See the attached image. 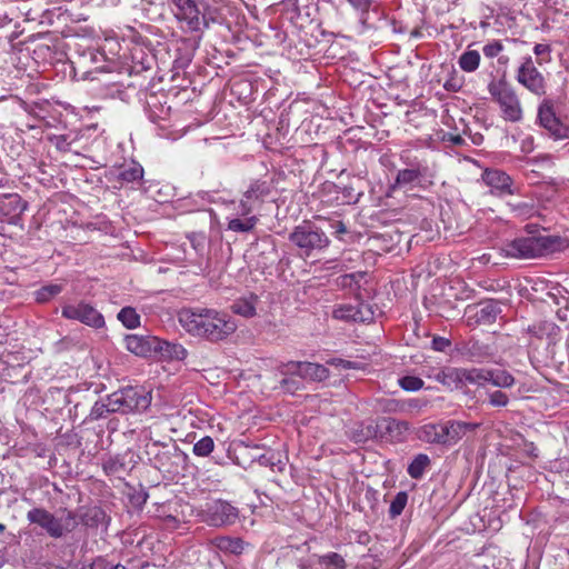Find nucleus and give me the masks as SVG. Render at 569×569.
I'll list each match as a JSON object with an SVG mask.
<instances>
[{
  "instance_id": "nucleus-1",
  "label": "nucleus",
  "mask_w": 569,
  "mask_h": 569,
  "mask_svg": "<svg viewBox=\"0 0 569 569\" xmlns=\"http://www.w3.org/2000/svg\"><path fill=\"white\" fill-rule=\"evenodd\" d=\"M179 323L190 335L218 342L232 335L237 325L227 315L213 309H182L178 313Z\"/></svg>"
},
{
  "instance_id": "nucleus-2",
  "label": "nucleus",
  "mask_w": 569,
  "mask_h": 569,
  "mask_svg": "<svg viewBox=\"0 0 569 569\" xmlns=\"http://www.w3.org/2000/svg\"><path fill=\"white\" fill-rule=\"evenodd\" d=\"M560 242L556 236H523L505 241L499 251L506 258L532 259L558 250Z\"/></svg>"
},
{
  "instance_id": "nucleus-3",
  "label": "nucleus",
  "mask_w": 569,
  "mask_h": 569,
  "mask_svg": "<svg viewBox=\"0 0 569 569\" xmlns=\"http://www.w3.org/2000/svg\"><path fill=\"white\" fill-rule=\"evenodd\" d=\"M144 452L151 466L164 475L176 477L187 470L189 457L176 443L151 440Z\"/></svg>"
},
{
  "instance_id": "nucleus-4",
  "label": "nucleus",
  "mask_w": 569,
  "mask_h": 569,
  "mask_svg": "<svg viewBox=\"0 0 569 569\" xmlns=\"http://www.w3.org/2000/svg\"><path fill=\"white\" fill-rule=\"evenodd\" d=\"M300 258L307 259L323 252L330 246L327 233L310 221L296 226L288 237Z\"/></svg>"
},
{
  "instance_id": "nucleus-5",
  "label": "nucleus",
  "mask_w": 569,
  "mask_h": 569,
  "mask_svg": "<svg viewBox=\"0 0 569 569\" xmlns=\"http://www.w3.org/2000/svg\"><path fill=\"white\" fill-rule=\"evenodd\" d=\"M174 7L172 13L188 32H200L209 28L214 19L210 17L209 4L204 0H169Z\"/></svg>"
},
{
  "instance_id": "nucleus-6",
  "label": "nucleus",
  "mask_w": 569,
  "mask_h": 569,
  "mask_svg": "<svg viewBox=\"0 0 569 569\" xmlns=\"http://www.w3.org/2000/svg\"><path fill=\"white\" fill-rule=\"evenodd\" d=\"M64 511V518H57L44 508H32L27 512V520L31 525L39 526L49 537L60 539L72 532L78 525L76 513L67 509Z\"/></svg>"
},
{
  "instance_id": "nucleus-7",
  "label": "nucleus",
  "mask_w": 569,
  "mask_h": 569,
  "mask_svg": "<svg viewBox=\"0 0 569 569\" xmlns=\"http://www.w3.org/2000/svg\"><path fill=\"white\" fill-rule=\"evenodd\" d=\"M488 91L499 104L502 118L510 122H518L522 119V108L515 88L501 77L488 84Z\"/></svg>"
},
{
  "instance_id": "nucleus-8",
  "label": "nucleus",
  "mask_w": 569,
  "mask_h": 569,
  "mask_svg": "<svg viewBox=\"0 0 569 569\" xmlns=\"http://www.w3.org/2000/svg\"><path fill=\"white\" fill-rule=\"evenodd\" d=\"M516 80L533 96L541 98L547 94L548 82L537 69L531 56L522 57L516 72Z\"/></svg>"
},
{
  "instance_id": "nucleus-9",
  "label": "nucleus",
  "mask_w": 569,
  "mask_h": 569,
  "mask_svg": "<svg viewBox=\"0 0 569 569\" xmlns=\"http://www.w3.org/2000/svg\"><path fill=\"white\" fill-rule=\"evenodd\" d=\"M61 316L64 319L76 320L94 329H101L106 326L102 313L93 305L84 300L64 305L61 309Z\"/></svg>"
},
{
  "instance_id": "nucleus-10",
  "label": "nucleus",
  "mask_w": 569,
  "mask_h": 569,
  "mask_svg": "<svg viewBox=\"0 0 569 569\" xmlns=\"http://www.w3.org/2000/svg\"><path fill=\"white\" fill-rule=\"evenodd\" d=\"M332 317L346 322H370L373 320L375 312L369 303L356 301L337 305L332 310Z\"/></svg>"
},
{
  "instance_id": "nucleus-11",
  "label": "nucleus",
  "mask_w": 569,
  "mask_h": 569,
  "mask_svg": "<svg viewBox=\"0 0 569 569\" xmlns=\"http://www.w3.org/2000/svg\"><path fill=\"white\" fill-rule=\"evenodd\" d=\"M238 518L236 507L223 500H216L208 505L204 521L212 527H223L232 525Z\"/></svg>"
},
{
  "instance_id": "nucleus-12",
  "label": "nucleus",
  "mask_w": 569,
  "mask_h": 569,
  "mask_svg": "<svg viewBox=\"0 0 569 569\" xmlns=\"http://www.w3.org/2000/svg\"><path fill=\"white\" fill-rule=\"evenodd\" d=\"M442 446L451 447L458 443L468 432L476 431L480 423L465 422L460 420H447L441 422Z\"/></svg>"
},
{
  "instance_id": "nucleus-13",
  "label": "nucleus",
  "mask_w": 569,
  "mask_h": 569,
  "mask_svg": "<svg viewBox=\"0 0 569 569\" xmlns=\"http://www.w3.org/2000/svg\"><path fill=\"white\" fill-rule=\"evenodd\" d=\"M74 513L76 519L79 518L80 523L88 529H98L100 527L107 529L111 520L106 511L99 506L81 507Z\"/></svg>"
},
{
  "instance_id": "nucleus-14",
  "label": "nucleus",
  "mask_w": 569,
  "mask_h": 569,
  "mask_svg": "<svg viewBox=\"0 0 569 569\" xmlns=\"http://www.w3.org/2000/svg\"><path fill=\"white\" fill-rule=\"evenodd\" d=\"M483 182L491 188V193L502 197L513 194L512 179L498 169H486L482 173Z\"/></svg>"
},
{
  "instance_id": "nucleus-15",
  "label": "nucleus",
  "mask_w": 569,
  "mask_h": 569,
  "mask_svg": "<svg viewBox=\"0 0 569 569\" xmlns=\"http://www.w3.org/2000/svg\"><path fill=\"white\" fill-rule=\"evenodd\" d=\"M460 353L468 361L481 363L493 357L495 349L479 340H469L461 347Z\"/></svg>"
},
{
  "instance_id": "nucleus-16",
  "label": "nucleus",
  "mask_w": 569,
  "mask_h": 569,
  "mask_svg": "<svg viewBox=\"0 0 569 569\" xmlns=\"http://www.w3.org/2000/svg\"><path fill=\"white\" fill-rule=\"evenodd\" d=\"M154 336L128 335L124 338L127 350L139 357H153L156 350Z\"/></svg>"
},
{
  "instance_id": "nucleus-17",
  "label": "nucleus",
  "mask_w": 569,
  "mask_h": 569,
  "mask_svg": "<svg viewBox=\"0 0 569 569\" xmlns=\"http://www.w3.org/2000/svg\"><path fill=\"white\" fill-rule=\"evenodd\" d=\"M538 119L540 121V124L548 129L557 139H562L567 137V128L561 126L549 101L545 100L539 106Z\"/></svg>"
},
{
  "instance_id": "nucleus-18",
  "label": "nucleus",
  "mask_w": 569,
  "mask_h": 569,
  "mask_svg": "<svg viewBox=\"0 0 569 569\" xmlns=\"http://www.w3.org/2000/svg\"><path fill=\"white\" fill-rule=\"evenodd\" d=\"M121 391L127 400L130 413L141 412L149 408L151 403V396L143 388L127 387L121 389Z\"/></svg>"
},
{
  "instance_id": "nucleus-19",
  "label": "nucleus",
  "mask_w": 569,
  "mask_h": 569,
  "mask_svg": "<svg viewBox=\"0 0 569 569\" xmlns=\"http://www.w3.org/2000/svg\"><path fill=\"white\" fill-rule=\"evenodd\" d=\"M528 332L547 347L555 346L560 339V328L552 321H540L528 327Z\"/></svg>"
},
{
  "instance_id": "nucleus-20",
  "label": "nucleus",
  "mask_w": 569,
  "mask_h": 569,
  "mask_svg": "<svg viewBox=\"0 0 569 569\" xmlns=\"http://www.w3.org/2000/svg\"><path fill=\"white\" fill-rule=\"evenodd\" d=\"M154 357H159L161 360H184L188 351L187 349L177 342H169L157 337L156 340Z\"/></svg>"
},
{
  "instance_id": "nucleus-21",
  "label": "nucleus",
  "mask_w": 569,
  "mask_h": 569,
  "mask_svg": "<svg viewBox=\"0 0 569 569\" xmlns=\"http://www.w3.org/2000/svg\"><path fill=\"white\" fill-rule=\"evenodd\" d=\"M143 168L137 161L124 162L118 168L117 179L122 183L140 184L143 179Z\"/></svg>"
},
{
  "instance_id": "nucleus-22",
  "label": "nucleus",
  "mask_w": 569,
  "mask_h": 569,
  "mask_svg": "<svg viewBox=\"0 0 569 569\" xmlns=\"http://www.w3.org/2000/svg\"><path fill=\"white\" fill-rule=\"evenodd\" d=\"M212 545L223 553L239 556L248 543L239 537L218 536L212 539Z\"/></svg>"
},
{
  "instance_id": "nucleus-23",
  "label": "nucleus",
  "mask_w": 569,
  "mask_h": 569,
  "mask_svg": "<svg viewBox=\"0 0 569 569\" xmlns=\"http://www.w3.org/2000/svg\"><path fill=\"white\" fill-rule=\"evenodd\" d=\"M270 193L271 183L267 180L256 179L250 182L248 189L243 192V196L256 204H260Z\"/></svg>"
},
{
  "instance_id": "nucleus-24",
  "label": "nucleus",
  "mask_w": 569,
  "mask_h": 569,
  "mask_svg": "<svg viewBox=\"0 0 569 569\" xmlns=\"http://www.w3.org/2000/svg\"><path fill=\"white\" fill-rule=\"evenodd\" d=\"M500 312L501 308L498 302L493 300L485 301L476 312V321L481 325H491L497 320Z\"/></svg>"
},
{
  "instance_id": "nucleus-25",
  "label": "nucleus",
  "mask_w": 569,
  "mask_h": 569,
  "mask_svg": "<svg viewBox=\"0 0 569 569\" xmlns=\"http://www.w3.org/2000/svg\"><path fill=\"white\" fill-rule=\"evenodd\" d=\"M329 369L320 363L303 361L300 378L311 381H325L329 378Z\"/></svg>"
},
{
  "instance_id": "nucleus-26",
  "label": "nucleus",
  "mask_w": 569,
  "mask_h": 569,
  "mask_svg": "<svg viewBox=\"0 0 569 569\" xmlns=\"http://www.w3.org/2000/svg\"><path fill=\"white\" fill-rule=\"evenodd\" d=\"M436 380L448 388H460L462 386L461 368H445L436 375Z\"/></svg>"
},
{
  "instance_id": "nucleus-27",
  "label": "nucleus",
  "mask_w": 569,
  "mask_h": 569,
  "mask_svg": "<svg viewBox=\"0 0 569 569\" xmlns=\"http://www.w3.org/2000/svg\"><path fill=\"white\" fill-rule=\"evenodd\" d=\"M488 383L499 389H510L516 383V378L505 369H489Z\"/></svg>"
},
{
  "instance_id": "nucleus-28",
  "label": "nucleus",
  "mask_w": 569,
  "mask_h": 569,
  "mask_svg": "<svg viewBox=\"0 0 569 569\" xmlns=\"http://www.w3.org/2000/svg\"><path fill=\"white\" fill-rule=\"evenodd\" d=\"M442 425L439 423H427L420 427L418 431V438L427 443L441 445L442 446Z\"/></svg>"
},
{
  "instance_id": "nucleus-29",
  "label": "nucleus",
  "mask_w": 569,
  "mask_h": 569,
  "mask_svg": "<svg viewBox=\"0 0 569 569\" xmlns=\"http://www.w3.org/2000/svg\"><path fill=\"white\" fill-rule=\"evenodd\" d=\"M320 569H347L345 558L338 552H328L325 555H313Z\"/></svg>"
},
{
  "instance_id": "nucleus-30",
  "label": "nucleus",
  "mask_w": 569,
  "mask_h": 569,
  "mask_svg": "<svg viewBox=\"0 0 569 569\" xmlns=\"http://www.w3.org/2000/svg\"><path fill=\"white\" fill-rule=\"evenodd\" d=\"M462 371V385L468 382L471 385H477L478 387H485L488 382L489 369L485 368H471L466 369L461 368Z\"/></svg>"
},
{
  "instance_id": "nucleus-31",
  "label": "nucleus",
  "mask_w": 569,
  "mask_h": 569,
  "mask_svg": "<svg viewBox=\"0 0 569 569\" xmlns=\"http://www.w3.org/2000/svg\"><path fill=\"white\" fill-rule=\"evenodd\" d=\"M8 202L3 204V208H8V212H13V216L9 220L10 223L16 224L20 216L28 209V202L22 200L18 194L9 196Z\"/></svg>"
},
{
  "instance_id": "nucleus-32",
  "label": "nucleus",
  "mask_w": 569,
  "mask_h": 569,
  "mask_svg": "<svg viewBox=\"0 0 569 569\" xmlns=\"http://www.w3.org/2000/svg\"><path fill=\"white\" fill-rule=\"evenodd\" d=\"M429 465L430 458L425 453H419L409 463L407 472L412 479H420Z\"/></svg>"
},
{
  "instance_id": "nucleus-33",
  "label": "nucleus",
  "mask_w": 569,
  "mask_h": 569,
  "mask_svg": "<svg viewBox=\"0 0 569 569\" xmlns=\"http://www.w3.org/2000/svg\"><path fill=\"white\" fill-rule=\"evenodd\" d=\"M256 302L257 298L253 296L250 298L238 299L232 303L231 310L236 315L250 318L256 315Z\"/></svg>"
},
{
  "instance_id": "nucleus-34",
  "label": "nucleus",
  "mask_w": 569,
  "mask_h": 569,
  "mask_svg": "<svg viewBox=\"0 0 569 569\" xmlns=\"http://www.w3.org/2000/svg\"><path fill=\"white\" fill-rule=\"evenodd\" d=\"M459 68L465 72H473L479 68L480 53L477 50H467L458 59Z\"/></svg>"
},
{
  "instance_id": "nucleus-35",
  "label": "nucleus",
  "mask_w": 569,
  "mask_h": 569,
  "mask_svg": "<svg viewBox=\"0 0 569 569\" xmlns=\"http://www.w3.org/2000/svg\"><path fill=\"white\" fill-rule=\"evenodd\" d=\"M79 133L78 132H68L66 134H53L49 137V141L62 152L71 151L72 144L78 141Z\"/></svg>"
},
{
  "instance_id": "nucleus-36",
  "label": "nucleus",
  "mask_w": 569,
  "mask_h": 569,
  "mask_svg": "<svg viewBox=\"0 0 569 569\" xmlns=\"http://www.w3.org/2000/svg\"><path fill=\"white\" fill-rule=\"evenodd\" d=\"M367 278L366 271H357L352 273H346L338 278V283L341 288H348L353 291H358L361 289V281Z\"/></svg>"
},
{
  "instance_id": "nucleus-37",
  "label": "nucleus",
  "mask_w": 569,
  "mask_h": 569,
  "mask_svg": "<svg viewBox=\"0 0 569 569\" xmlns=\"http://www.w3.org/2000/svg\"><path fill=\"white\" fill-rule=\"evenodd\" d=\"M259 219L257 216H250L244 219L233 218L228 221V230L233 232H249L254 229Z\"/></svg>"
},
{
  "instance_id": "nucleus-38",
  "label": "nucleus",
  "mask_w": 569,
  "mask_h": 569,
  "mask_svg": "<svg viewBox=\"0 0 569 569\" xmlns=\"http://www.w3.org/2000/svg\"><path fill=\"white\" fill-rule=\"evenodd\" d=\"M117 318L127 329H136L140 326V315L132 307H123Z\"/></svg>"
},
{
  "instance_id": "nucleus-39",
  "label": "nucleus",
  "mask_w": 569,
  "mask_h": 569,
  "mask_svg": "<svg viewBox=\"0 0 569 569\" xmlns=\"http://www.w3.org/2000/svg\"><path fill=\"white\" fill-rule=\"evenodd\" d=\"M425 173V170L417 166L416 168L399 170L396 177L398 186H408L418 181Z\"/></svg>"
},
{
  "instance_id": "nucleus-40",
  "label": "nucleus",
  "mask_w": 569,
  "mask_h": 569,
  "mask_svg": "<svg viewBox=\"0 0 569 569\" xmlns=\"http://www.w3.org/2000/svg\"><path fill=\"white\" fill-rule=\"evenodd\" d=\"M113 413L111 411V406H109V395L106 398H102L94 402L92 406L88 419L90 421H96L100 419H106L109 415Z\"/></svg>"
},
{
  "instance_id": "nucleus-41",
  "label": "nucleus",
  "mask_w": 569,
  "mask_h": 569,
  "mask_svg": "<svg viewBox=\"0 0 569 569\" xmlns=\"http://www.w3.org/2000/svg\"><path fill=\"white\" fill-rule=\"evenodd\" d=\"M62 290H63L62 284H58V283L46 284L34 292L36 300L40 303L48 302L52 298L58 296Z\"/></svg>"
},
{
  "instance_id": "nucleus-42",
  "label": "nucleus",
  "mask_w": 569,
  "mask_h": 569,
  "mask_svg": "<svg viewBox=\"0 0 569 569\" xmlns=\"http://www.w3.org/2000/svg\"><path fill=\"white\" fill-rule=\"evenodd\" d=\"M410 425L407 421L403 420H397V419H388L386 430L387 432L397 438L398 440L402 439L405 435L409 431Z\"/></svg>"
},
{
  "instance_id": "nucleus-43",
  "label": "nucleus",
  "mask_w": 569,
  "mask_h": 569,
  "mask_svg": "<svg viewBox=\"0 0 569 569\" xmlns=\"http://www.w3.org/2000/svg\"><path fill=\"white\" fill-rule=\"evenodd\" d=\"M359 183H361V179L342 187L341 193L348 203H357L363 196V190L359 187Z\"/></svg>"
},
{
  "instance_id": "nucleus-44",
  "label": "nucleus",
  "mask_w": 569,
  "mask_h": 569,
  "mask_svg": "<svg viewBox=\"0 0 569 569\" xmlns=\"http://www.w3.org/2000/svg\"><path fill=\"white\" fill-rule=\"evenodd\" d=\"M109 406H111V411H113V413H130V410L127 406V400L121 389L109 395Z\"/></svg>"
},
{
  "instance_id": "nucleus-45",
  "label": "nucleus",
  "mask_w": 569,
  "mask_h": 569,
  "mask_svg": "<svg viewBox=\"0 0 569 569\" xmlns=\"http://www.w3.org/2000/svg\"><path fill=\"white\" fill-rule=\"evenodd\" d=\"M486 396L488 405L493 408H505L510 402L509 396L500 389L487 390Z\"/></svg>"
},
{
  "instance_id": "nucleus-46",
  "label": "nucleus",
  "mask_w": 569,
  "mask_h": 569,
  "mask_svg": "<svg viewBox=\"0 0 569 569\" xmlns=\"http://www.w3.org/2000/svg\"><path fill=\"white\" fill-rule=\"evenodd\" d=\"M214 449V441L211 437L204 436L199 439L194 445L192 452L197 457H208Z\"/></svg>"
},
{
  "instance_id": "nucleus-47",
  "label": "nucleus",
  "mask_w": 569,
  "mask_h": 569,
  "mask_svg": "<svg viewBox=\"0 0 569 569\" xmlns=\"http://www.w3.org/2000/svg\"><path fill=\"white\" fill-rule=\"evenodd\" d=\"M408 502V493L406 491H399L389 507V515L391 518L400 516Z\"/></svg>"
},
{
  "instance_id": "nucleus-48",
  "label": "nucleus",
  "mask_w": 569,
  "mask_h": 569,
  "mask_svg": "<svg viewBox=\"0 0 569 569\" xmlns=\"http://www.w3.org/2000/svg\"><path fill=\"white\" fill-rule=\"evenodd\" d=\"M399 386L406 391H418L423 387V380L416 376H405L399 379Z\"/></svg>"
},
{
  "instance_id": "nucleus-49",
  "label": "nucleus",
  "mask_w": 569,
  "mask_h": 569,
  "mask_svg": "<svg viewBox=\"0 0 569 569\" xmlns=\"http://www.w3.org/2000/svg\"><path fill=\"white\" fill-rule=\"evenodd\" d=\"M102 468L108 476H117L124 471L126 465L118 458H109L103 462Z\"/></svg>"
},
{
  "instance_id": "nucleus-50",
  "label": "nucleus",
  "mask_w": 569,
  "mask_h": 569,
  "mask_svg": "<svg viewBox=\"0 0 569 569\" xmlns=\"http://www.w3.org/2000/svg\"><path fill=\"white\" fill-rule=\"evenodd\" d=\"M190 244L198 253H202L204 250L207 237L203 232H191L187 236Z\"/></svg>"
},
{
  "instance_id": "nucleus-51",
  "label": "nucleus",
  "mask_w": 569,
  "mask_h": 569,
  "mask_svg": "<svg viewBox=\"0 0 569 569\" xmlns=\"http://www.w3.org/2000/svg\"><path fill=\"white\" fill-rule=\"evenodd\" d=\"M551 48L547 43H537L533 47V53L537 56V62L542 64L550 60Z\"/></svg>"
},
{
  "instance_id": "nucleus-52",
  "label": "nucleus",
  "mask_w": 569,
  "mask_h": 569,
  "mask_svg": "<svg viewBox=\"0 0 569 569\" xmlns=\"http://www.w3.org/2000/svg\"><path fill=\"white\" fill-rule=\"evenodd\" d=\"M351 437L356 442H366L368 439L373 437L372 427L371 426H368V427L359 426V429L352 430Z\"/></svg>"
},
{
  "instance_id": "nucleus-53",
  "label": "nucleus",
  "mask_w": 569,
  "mask_h": 569,
  "mask_svg": "<svg viewBox=\"0 0 569 569\" xmlns=\"http://www.w3.org/2000/svg\"><path fill=\"white\" fill-rule=\"evenodd\" d=\"M148 117L153 123H159L160 121H166L170 114V107L163 108L161 107L160 112H157L152 109V104L148 102Z\"/></svg>"
},
{
  "instance_id": "nucleus-54",
  "label": "nucleus",
  "mask_w": 569,
  "mask_h": 569,
  "mask_svg": "<svg viewBox=\"0 0 569 569\" xmlns=\"http://www.w3.org/2000/svg\"><path fill=\"white\" fill-rule=\"evenodd\" d=\"M148 493L143 489L136 490L133 493L129 495L130 503L137 509H141L146 505Z\"/></svg>"
},
{
  "instance_id": "nucleus-55",
  "label": "nucleus",
  "mask_w": 569,
  "mask_h": 569,
  "mask_svg": "<svg viewBox=\"0 0 569 569\" xmlns=\"http://www.w3.org/2000/svg\"><path fill=\"white\" fill-rule=\"evenodd\" d=\"M503 50L500 41L495 40L483 46L482 51L487 58H495Z\"/></svg>"
},
{
  "instance_id": "nucleus-56",
  "label": "nucleus",
  "mask_w": 569,
  "mask_h": 569,
  "mask_svg": "<svg viewBox=\"0 0 569 569\" xmlns=\"http://www.w3.org/2000/svg\"><path fill=\"white\" fill-rule=\"evenodd\" d=\"M90 569H127L120 563H113L103 558H97L90 566Z\"/></svg>"
},
{
  "instance_id": "nucleus-57",
  "label": "nucleus",
  "mask_w": 569,
  "mask_h": 569,
  "mask_svg": "<svg viewBox=\"0 0 569 569\" xmlns=\"http://www.w3.org/2000/svg\"><path fill=\"white\" fill-rule=\"evenodd\" d=\"M327 363L331 365V366H335L337 368L345 369V370H348V369H359L360 368V363L359 362L350 361V360H345V359H341V358H332V359L328 360Z\"/></svg>"
},
{
  "instance_id": "nucleus-58",
  "label": "nucleus",
  "mask_w": 569,
  "mask_h": 569,
  "mask_svg": "<svg viewBox=\"0 0 569 569\" xmlns=\"http://www.w3.org/2000/svg\"><path fill=\"white\" fill-rule=\"evenodd\" d=\"M349 4L357 11L361 13V16L367 14L373 4L375 0H347Z\"/></svg>"
},
{
  "instance_id": "nucleus-59",
  "label": "nucleus",
  "mask_w": 569,
  "mask_h": 569,
  "mask_svg": "<svg viewBox=\"0 0 569 569\" xmlns=\"http://www.w3.org/2000/svg\"><path fill=\"white\" fill-rule=\"evenodd\" d=\"M303 361H289L281 367V373L283 375H296L300 377V371H302Z\"/></svg>"
},
{
  "instance_id": "nucleus-60",
  "label": "nucleus",
  "mask_w": 569,
  "mask_h": 569,
  "mask_svg": "<svg viewBox=\"0 0 569 569\" xmlns=\"http://www.w3.org/2000/svg\"><path fill=\"white\" fill-rule=\"evenodd\" d=\"M256 203L251 200L242 197L240 204H239V212L243 217H250V213L254 210Z\"/></svg>"
},
{
  "instance_id": "nucleus-61",
  "label": "nucleus",
  "mask_w": 569,
  "mask_h": 569,
  "mask_svg": "<svg viewBox=\"0 0 569 569\" xmlns=\"http://www.w3.org/2000/svg\"><path fill=\"white\" fill-rule=\"evenodd\" d=\"M511 209L518 216H530L533 212V210H535L533 206H531L529 203H526V202H520V203H517V204H511Z\"/></svg>"
},
{
  "instance_id": "nucleus-62",
  "label": "nucleus",
  "mask_w": 569,
  "mask_h": 569,
  "mask_svg": "<svg viewBox=\"0 0 569 569\" xmlns=\"http://www.w3.org/2000/svg\"><path fill=\"white\" fill-rule=\"evenodd\" d=\"M280 386L284 391H287L289 393H293L295 391H297L299 389V381H297L292 378H283L280 381Z\"/></svg>"
},
{
  "instance_id": "nucleus-63",
  "label": "nucleus",
  "mask_w": 569,
  "mask_h": 569,
  "mask_svg": "<svg viewBox=\"0 0 569 569\" xmlns=\"http://www.w3.org/2000/svg\"><path fill=\"white\" fill-rule=\"evenodd\" d=\"M450 346V340L443 337L432 339V348L437 351H445Z\"/></svg>"
},
{
  "instance_id": "nucleus-64",
  "label": "nucleus",
  "mask_w": 569,
  "mask_h": 569,
  "mask_svg": "<svg viewBox=\"0 0 569 569\" xmlns=\"http://www.w3.org/2000/svg\"><path fill=\"white\" fill-rule=\"evenodd\" d=\"M277 455L276 453H270V455H261L257 461L260 466H263V467H270L271 469H273V461L276 459Z\"/></svg>"
}]
</instances>
